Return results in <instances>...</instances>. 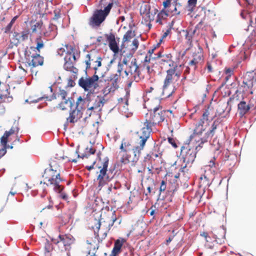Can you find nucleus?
I'll return each instance as SVG.
<instances>
[{
    "label": "nucleus",
    "instance_id": "obj_20",
    "mask_svg": "<svg viewBox=\"0 0 256 256\" xmlns=\"http://www.w3.org/2000/svg\"><path fill=\"white\" fill-rule=\"evenodd\" d=\"M29 35V32L28 30H24L20 33L14 32L12 38V42L15 45L22 42H24L28 40Z\"/></svg>",
    "mask_w": 256,
    "mask_h": 256
},
{
    "label": "nucleus",
    "instance_id": "obj_7",
    "mask_svg": "<svg viewBox=\"0 0 256 256\" xmlns=\"http://www.w3.org/2000/svg\"><path fill=\"white\" fill-rule=\"evenodd\" d=\"M182 67V64H180L177 67H174L170 68L166 70V75L164 80L163 85V92L162 94L166 98L170 97L175 92L176 88L173 86L171 91H168V86L170 84L174 83L178 81L180 78L182 70L180 68Z\"/></svg>",
    "mask_w": 256,
    "mask_h": 256
},
{
    "label": "nucleus",
    "instance_id": "obj_4",
    "mask_svg": "<svg viewBox=\"0 0 256 256\" xmlns=\"http://www.w3.org/2000/svg\"><path fill=\"white\" fill-rule=\"evenodd\" d=\"M109 160L108 157H105L102 160L98 156V159L93 162V164L86 166L87 169L90 170L92 169L96 170V174H98L96 177L98 187L101 188L112 180L114 177L116 172L115 170H108Z\"/></svg>",
    "mask_w": 256,
    "mask_h": 256
},
{
    "label": "nucleus",
    "instance_id": "obj_21",
    "mask_svg": "<svg viewBox=\"0 0 256 256\" xmlns=\"http://www.w3.org/2000/svg\"><path fill=\"white\" fill-rule=\"evenodd\" d=\"M213 237L216 241L220 244L224 243L225 240L226 230L222 228H214L212 232Z\"/></svg>",
    "mask_w": 256,
    "mask_h": 256
},
{
    "label": "nucleus",
    "instance_id": "obj_10",
    "mask_svg": "<svg viewBox=\"0 0 256 256\" xmlns=\"http://www.w3.org/2000/svg\"><path fill=\"white\" fill-rule=\"evenodd\" d=\"M119 79V75L117 74H112L106 78H104V82L103 83V86L100 88V90L104 86H105L102 90L104 96H107L110 92H114L118 88Z\"/></svg>",
    "mask_w": 256,
    "mask_h": 256
},
{
    "label": "nucleus",
    "instance_id": "obj_41",
    "mask_svg": "<svg viewBox=\"0 0 256 256\" xmlns=\"http://www.w3.org/2000/svg\"><path fill=\"white\" fill-rule=\"evenodd\" d=\"M252 87H248V86L242 82V84L240 87V90H242L243 92L246 94H252L253 92L252 90Z\"/></svg>",
    "mask_w": 256,
    "mask_h": 256
},
{
    "label": "nucleus",
    "instance_id": "obj_32",
    "mask_svg": "<svg viewBox=\"0 0 256 256\" xmlns=\"http://www.w3.org/2000/svg\"><path fill=\"white\" fill-rule=\"evenodd\" d=\"M96 230H94V235L97 238L98 242H102L103 239H104L107 236V234L104 232L102 233V235L100 236L98 234V232L100 227V222L99 220H96V224H95Z\"/></svg>",
    "mask_w": 256,
    "mask_h": 256
},
{
    "label": "nucleus",
    "instance_id": "obj_31",
    "mask_svg": "<svg viewBox=\"0 0 256 256\" xmlns=\"http://www.w3.org/2000/svg\"><path fill=\"white\" fill-rule=\"evenodd\" d=\"M95 152H96V149L94 148H92V146H90V147L87 146L86 148V151H85L84 154H82L81 156H80L78 154V152H77V151H76L74 153L77 156L78 158H88V156H90V154H94L95 153Z\"/></svg>",
    "mask_w": 256,
    "mask_h": 256
},
{
    "label": "nucleus",
    "instance_id": "obj_1",
    "mask_svg": "<svg viewBox=\"0 0 256 256\" xmlns=\"http://www.w3.org/2000/svg\"><path fill=\"white\" fill-rule=\"evenodd\" d=\"M168 111L162 110V107L158 106L154 108L153 110H148V112L145 116V121L143 127L140 132H137L138 146L133 148L134 156L136 160L140 156L142 150H144L146 142L150 140V134L152 132V127L159 125L164 121L166 114Z\"/></svg>",
    "mask_w": 256,
    "mask_h": 256
},
{
    "label": "nucleus",
    "instance_id": "obj_14",
    "mask_svg": "<svg viewBox=\"0 0 256 256\" xmlns=\"http://www.w3.org/2000/svg\"><path fill=\"white\" fill-rule=\"evenodd\" d=\"M156 58H158V62L161 65H168L171 68L174 67H177L178 64L176 62L173 60L172 56L170 54H162L160 51H158L156 54Z\"/></svg>",
    "mask_w": 256,
    "mask_h": 256
},
{
    "label": "nucleus",
    "instance_id": "obj_54",
    "mask_svg": "<svg viewBox=\"0 0 256 256\" xmlns=\"http://www.w3.org/2000/svg\"><path fill=\"white\" fill-rule=\"evenodd\" d=\"M156 58V56H152L146 55L145 57L143 64H150L151 60H154Z\"/></svg>",
    "mask_w": 256,
    "mask_h": 256
},
{
    "label": "nucleus",
    "instance_id": "obj_61",
    "mask_svg": "<svg viewBox=\"0 0 256 256\" xmlns=\"http://www.w3.org/2000/svg\"><path fill=\"white\" fill-rule=\"evenodd\" d=\"M48 96L44 95V96H42V97L38 98L36 100H32V102L36 103V102H38L39 101L42 100V99L48 100Z\"/></svg>",
    "mask_w": 256,
    "mask_h": 256
},
{
    "label": "nucleus",
    "instance_id": "obj_9",
    "mask_svg": "<svg viewBox=\"0 0 256 256\" xmlns=\"http://www.w3.org/2000/svg\"><path fill=\"white\" fill-rule=\"evenodd\" d=\"M112 6L113 3H109L104 10H95L90 18V24L93 26H100L110 14Z\"/></svg>",
    "mask_w": 256,
    "mask_h": 256
},
{
    "label": "nucleus",
    "instance_id": "obj_37",
    "mask_svg": "<svg viewBox=\"0 0 256 256\" xmlns=\"http://www.w3.org/2000/svg\"><path fill=\"white\" fill-rule=\"evenodd\" d=\"M119 154L121 156L120 162L122 164H126L130 162V156L128 154V152L120 151Z\"/></svg>",
    "mask_w": 256,
    "mask_h": 256
},
{
    "label": "nucleus",
    "instance_id": "obj_59",
    "mask_svg": "<svg viewBox=\"0 0 256 256\" xmlns=\"http://www.w3.org/2000/svg\"><path fill=\"white\" fill-rule=\"evenodd\" d=\"M168 142L172 145V146L174 148H176L178 147L177 144L176 142H175V140L173 138H168Z\"/></svg>",
    "mask_w": 256,
    "mask_h": 256
},
{
    "label": "nucleus",
    "instance_id": "obj_8",
    "mask_svg": "<svg viewBox=\"0 0 256 256\" xmlns=\"http://www.w3.org/2000/svg\"><path fill=\"white\" fill-rule=\"evenodd\" d=\"M86 100L80 96L76 102V106L72 110L69 111V116L66 118L67 123L74 124L82 117L80 110L84 108Z\"/></svg>",
    "mask_w": 256,
    "mask_h": 256
},
{
    "label": "nucleus",
    "instance_id": "obj_43",
    "mask_svg": "<svg viewBox=\"0 0 256 256\" xmlns=\"http://www.w3.org/2000/svg\"><path fill=\"white\" fill-rule=\"evenodd\" d=\"M196 2L197 0H188L187 6L188 11L192 12L196 6Z\"/></svg>",
    "mask_w": 256,
    "mask_h": 256
},
{
    "label": "nucleus",
    "instance_id": "obj_27",
    "mask_svg": "<svg viewBox=\"0 0 256 256\" xmlns=\"http://www.w3.org/2000/svg\"><path fill=\"white\" fill-rule=\"evenodd\" d=\"M20 128L18 127V122H14L13 125L11 127L10 129L9 130H6L5 132L7 133L8 135L10 136L15 135V140L12 144V145L14 144V143L16 141H20V138L18 136V134L19 132Z\"/></svg>",
    "mask_w": 256,
    "mask_h": 256
},
{
    "label": "nucleus",
    "instance_id": "obj_23",
    "mask_svg": "<svg viewBox=\"0 0 256 256\" xmlns=\"http://www.w3.org/2000/svg\"><path fill=\"white\" fill-rule=\"evenodd\" d=\"M74 100L72 98H68L67 100L61 101L58 104L57 108L62 110H66L70 108V110H71L74 109L72 108L74 106Z\"/></svg>",
    "mask_w": 256,
    "mask_h": 256
},
{
    "label": "nucleus",
    "instance_id": "obj_11",
    "mask_svg": "<svg viewBox=\"0 0 256 256\" xmlns=\"http://www.w3.org/2000/svg\"><path fill=\"white\" fill-rule=\"evenodd\" d=\"M74 240V238L70 234H60L56 244L60 251L64 252L70 249Z\"/></svg>",
    "mask_w": 256,
    "mask_h": 256
},
{
    "label": "nucleus",
    "instance_id": "obj_38",
    "mask_svg": "<svg viewBox=\"0 0 256 256\" xmlns=\"http://www.w3.org/2000/svg\"><path fill=\"white\" fill-rule=\"evenodd\" d=\"M130 142L127 140H123L120 146V151L128 152L131 150Z\"/></svg>",
    "mask_w": 256,
    "mask_h": 256
},
{
    "label": "nucleus",
    "instance_id": "obj_55",
    "mask_svg": "<svg viewBox=\"0 0 256 256\" xmlns=\"http://www.w3.org/2000/svg\"><path fill=\"white\" fill-rule=\"evenodd\" d=\"M130 65L125 66L124 70V78H128L129 76H131V72H130Z\"/></svg>",
    "mask_w": 256,
    "mask_h": 256
},
{
    "label": "nucleus",
    "instance_id": "obj_39",
    "mask_svg": "<svg viewBox=\"0 0 256 256\" xmlns=\"http://www.w3.org/2000/svg\"><path fill=\"white\" fill-rule=\"evenodd\" d=\"M136 34L134 31L130 30H128L126 33L124 34L122 42H128L131 38L135 36Z\"/></svg>",
    "mask_w": 256,
    "mask_h": 256
},
{
    "label": "nucleus",
    "instance_id": "obj_53",
    "mask_svg": "<svg viewBox=\"0 0 256 256\" xmlns=\"http://www.w3.org/2000/svg\"><path fill=\"white\" fill-rule=\"evenodd\" d=\"M45 250L46 252H50L53 250L52 245L49 242H46L44 246Z\"/></svg>",
    "mask_w": 256,
    "mask_h": 256
},
{
    "label": "nucleus",
    "instance_id": "obj_35",
    "mask_svg": "<svg viewBox=\"0 0 256 256\" xmlns=\"http://www.w3.org/2000/svg\"><path fill=\"white\" fill-rule=\"evenodd\" d=\"M168 14L164 10H162L158 13L156 19V22L159 24L162 25L163 24L162 20L166 19L168 16Z\"/></svg>",
    "mask_w": 256,
    "mask_h": 256
},
{
    "label": "nucleus",
    "instance_id": "obj_52",
    "mask_svg": "<svg viewBox=\"0 0 256 256\" xmlns=\"http://www.w3.org/2000/svg\"><path fill=\"white\" fill-rule=\"evenodd\" d=\"M2 146V148L0 149V156L2 157V156H4L6 153V149L7 148H13V146L12 144H11L10 146Z\"/></svg>",
    "mask_w": 256,
    "mask_h": 256
},
{
    "label": "nucleus",
    "instance_id": "obj_34",
    "mask_svg": "<svg viewBox=\"0 0 256 256\" xmlns=\"http://www.w3.org/2000/svg\"><path fill=\"white\" fill-rule=\"evenodd\" d=\"M86 242L88 244H90V246L88 248V250L86 256H98L96 252L99 247L98 246L89 242L88 240Z\"/></svg>",
    "mask_w": 256,
    "mask_h": 256
},
{
    "label": "nucleus",
    "instance_id": "obj_50",
    "mask_svg": "<svg viewBox=\"0 0 256 256\" xmlns=\"http://www.w3.org/2000/svg\"><path fill=\"white\" fill-rule=\"evenodd\" d=\"M140 68H142V70L146 71L148 74H150L153 70L151 68L150 64H143L142 66H140Z\"/></svg>",
    "mask_w": 256,
    "mask_h": 256
},
{
    "label": "nucleus",
    "instance_id": "obj_46",
    "mask_svg": "<svg viewBox=\"0 0 256 256\" xmlns=\"http://www.w3.org/2000/svg\"><path fill=\"white\" fill-rule=\"evenodd\" d=\"M129 95V93L126 92V96L124 98H121L118 99V104H125L126 106L128 105V96Z\"/></svg>",
    "mask_w": 256,
    "mask_h": 256
},
{
    "label": "nucleus",
    "instance_id": "obj_12",
    "mask_svg": "<svg viewBox=\"0 0 256 256\" xmlns=\"http://www.w3.org/2000/svg\"><path fill=\"white\" fill-rule=\"evenodd\" d=\"M203 22L201 21L194 28L189 26L186 30V34L185 35V38L189 45H191L194 38L201 33V28Z\"/></svg>",
    "mask_w": 256,
    "mask_h": 256
},
{
    "label": "nucleus",
    "instance_id": "obj_60",
    "mask_svg": "<svg viewBox=\"0 0 256 256\" xmlns=\"http://www.w3.org/2000/svg\"><path fill=\"white\" fill-rule=\"evenodd\" d=\"M225 72L226 75H229V76H231L234 74V70L232 68H228L226 69Z\"/></svg>",
    "mask_w": 256,
    "mask_h": 256
},
{
    "label": "nucleus",
    "instance_id": "obj_13",
    "mask_svg": "<svg viewBox=\"0 0 256 256\" xmlns=\"http://www.w3.org/2000/svg\"><path fill=\"white\" fill-rule=\"evenodd\" d=\"M150 6L148 3H144L140 8V14L143 16V18L146 22L153 21L155 15L158 13V10L154 8V12L150 14Z\"/></svg>",
    "mask_w": 256,
    "mask_h": 256
},
{
    "label": "nucleus",
    "instance_id": "obj_64",
    "mask_svg": "<svg viewBox=\"0 0 256 256\" xmlns=\"http://www.w3.org/2000/svg\"><path fill=\"white\" fill-rule=\"evenodd\" d=\"M171 31V28H168V29H167L166 32L164 33L162 36V38H166L170 33Z\"/></svg>",
    "mask_w": 256,
    "mask_h": 256
},
{
    "label": "nucleus",
    "instance_id": "obj_6",
    "mask_svg": "<svg viewBox=\"0 0 256 256\" xmlns=\"http://www.w3.org/2000/svg\"><path fill=\"white\" fill-rule=\"evenodd\" d=\"M76 50L73 46L68 44H66L64 47L58 50V53L60 56L64 55V69L74 74H76L78 72V70L74 66V64L76 60Z\"/></svg>",
    "mask_w": 256,
    "mask_h": 256
},
{
    "label": "nucleus",
    "instance_id": "obj_62",
    "mask_svg": "<svg viewBox=\"0 0 256 256\" xmlns=\"http://www.w3.org/2000/svg\"><path fill=\"white\" fill-rule=\"evenodd\" d=\"M12 24L11 23H9L7 26L4 28V32L5 33H8V32H10L11 28H12Z\"/></svg>",
    "mask_w": 256,
    "mask_h": 256
},
{
    "label": "nucleus",
    "instance_id": "obj_44",
    "mask_svg": "<svg viewBox=\"0 0 256 256\" xmlns=\"http://www.w3.org/2000/svg\"><path fill=\"white\" fill-rule=\"evenodd\" d=\"M125 68L124 66L122 64H120V62H118V69L117 72L119 75V78H120V76H122V78H124V70Z\"/></svg>",
    "mask_w": 256,
    "mask_h": 256
},
{
    "label": "nucleus",
    "instance_id": "obj_51",
    "mask_svg": "<svg viewBox=\"0 0 256 256\" xmlns=\"http://www.w3.org/2000/svg\"><path fill=\"white\" fill-rule=\"evenodd\" d=\"M10 88L8 84L6 83H1L0 82V92L2 93L3 92L10 90Z\"/></svg>",
    "mask_w": 256,
    "mask_h": 256
},
{
    "label": "nucleus",
    "instance_id": "obj_49",
    "mask_svg": "<svg viewBox=\"0 0 256 256\" xmlns=\"http://www.w3.org/2000/svg\"><path fill=\"white\" fill-rule=\"evenodd\" d=\"M190 165V164H188L187 163H186L184 166H182L180 170V172L183 174L184 175H185L186 174H188L189 171V168L190 167H189L188 166Z\"/></svg>",
    "mask_w": 256,
    "mask_h": 256
},
{
    "label": "nucleus",
    "instance_id": "obj_17",
    "mask_svg": "<svg viewBox=\"0 0 256 256\" xmlns=\"http://www.w3.org/2000/svg\"><path fill=\"white\" fill-rule=\"evenodd\" d=\"M202 61V50L200 48L197 52L193 53L192 59L188 62V66H190V68L194 71L196 69L198 66Z\"/></svg>",
    "mask_w": 256,
    "mask_h": 256
},
{
    "label": "nucleus",
    "instance_id": "obj_26",
    "mask_svg": "<svg viewBox=\"0 0 256 256\" xmlns=\"http://www.w3.org/2000/svg\"><path fill=\"white\" fill-rule=\"evenodd\" d=\"M219 124L218 121L214 120L211 126V129L208 131L205 134L204 136L202 138H200L201 141V144H204L208 142L210 138H212L215 134V130L217 128Z\"/></svg>",
    "mask_w": 256,
    "mask_h": 256
},
{
    "label": "nucleus",
    "instance_id": "obj_40",
    "mask_svg": "<svg viewBox=\"0 0 256 256\" xmlns=\"http://www.w3.org/2000/svg\"><path fill=\"white\" fill-rule=\"evenodd\" d=\"M35 42L36 44V48L40 52V50L44 48V40L42 39V38L40 36L36 39Z\"/></svg>",
    "mask_w": 256,
    "mask_h": 256
},
{
    "label": "nucleus",
    "instance_id": "obj_16",
    "mask_svg": "<svg viewBox=\"0 0 256 256\" xmlns=\"http://www.w3.org/2000/svg\"><path fill=\"white\" fill-rule=\"evenodd\" d=\"M26 63L28 66L32 68L36 67L39 66H42L44 64V58L39 54H36L30 56L26 55Z\"/></svg>",
    "mask_w": 256,
    "mask_h": 256
},
{
    "label": "nucleus",
    "instance_id": "obj_36",
    "mask_svg": "<svg viewBox=\"0 0 256 256\" xmlns=\"http://www.w3.org/2000/svg\"><path fill=\"white\" fill-rule=\"evenodd\" d=\"M12 96H10V90L0 93V100H2V102H12Z\"/></svg>",
    "mask_w": 256,
    "mask_h": 256
},
{
    "label": "nucleus",
    "instance_id": "obj_22",
    "mask_svg": "<svg viewBox=\"0 0 256 256\" xmlns=\"http://www.w3.org/2000/svg\"><path fill=\"white\" fill-rule=\"evenodd\" d=\"M243 82L248 86V87H253L254 83L256 82V72H246L244 76Z\"/></svg>",
    "mask_w": 256,
    "mask_h": 256
},
{
    "label": "nucleus",
    "instance_id": "obj_29",
    "mask_svg": "<svg viewBox=\"0 0 256 256\" xmlns=\"http://www.w3.org/2000/svg\"><path fill=\"white\" fill-rule=\"evenodd\" d=\"M215 160L216 158H215L214 157L212 160H210L208 162V164L204 166L205 172L209 170L211 173L213 174H215L218 172V164H216Z\"/></svg>",
    "mask_w": 256,
    "mask_h": 256
},
{
    "label": "nucleus",
    "instance_id": "obj_19",
    "mask_svg": "<svg viewBox=\"0 0 256 256\" xmlns=\"http://www.w3.org/2000/svg\"><path fill=\"white\" fill-rule=\"evenodd\" d=\"M129 65L131 75L133 76L134 80L136 82H138L142 78H144V76H142L140 68L136 64V59H134V60H132Z\"/></svg>",
    "mask_w": 256,
    "mask_h": 256
},
{
    "label": "nucleus",
    "instance_id": "obj_15",
    "mask_svg": "<svg viewBox=\"0 0 256 256\" xmlns=\"http://www.w3.org/2000/svg\"><path fill=\"white\" fill-rule=\"evenodd\" d=\"M210 113V112L209 110V108L205 110L202 114V118L198 124H196V127L194 130L193 134H197L198 136H200L202 133V132L204 130V128L203 127V124L205 122L208 120Z\"/></svg>",
    "mask_w": 256,
    "mask_h": 256
},
{
    "label": "nucleus",
    "instance_id": "obj_45",
    "mask_svg": "<svg viewBox=\"0 0 256 256\" xmlns=\"http://www.w3.org/2000/svg\"><path fill=\"white\" fill-rule=\"evenodd\" d=\"M42 22L40 21L36 22L35 24L32 26V30L33 33L37 32L38 30H40L42 28Z\"/></svg>",
    "mask_w": 256,
    "mask_h": 256
},
{
    "label": "nucleus",
    "instance_id": "obj_42",
    "mask_svg": "<svg viewBox=\"0 0 256 256\" xmlns=\"http://www.w3.org/2000/svg\"><path fill=\"white\" fill-rule=\"evenodd\" d=\"M10 136L5 132L0 138V144L2 146H10L7 144L8 142L10 140Z\"/></svg>",
    "mask_w": 256,
    "mask_h": 256
},
{
    "label": "nucleus",
    "instance_id": "obj_30",
    "mask_svg": "<svg viewBox=\"0 0 256 256\" xmlns=\"http://www.w3.org/2000/svg\"><path fill=\"white\" fill-rule=\"evenodd\" d=\"M68 92L66 90L60 89L58 94H53L51 98L48 99V100H52L58 98L61 100L62 101L65 100H67L66 97L68 96Z\"/></svg>",
    "mask_w": 256,
    "mask_h": 256
},
{
    "label": "nucleus",
    "instance_id": "obj_47",
    "mask_svg": "<svg viewBox=\"0 0 256 256\" xmlns=\"http://www.w3.org/2000/svg\"><path fill=\"white\" fill-rule=\"evenodd\" d=\"M238 90H237L232 96L229 98V100L228 102V104L230 103L236 102L240 100L239 96L238 94Z\"/></svg>",
    "mask_w": 256,
    "mask_h": 256
},
{
    "label": "nucleus",
    "instance_id": "obj_25",
    "mask_svg": "<svg viewBox=\"0 0 256 256\" xmlns=\"http://www.w3.org/2000/svg\"><path fill=\"white\" fill-rule=\"evenodd\" d=\"M126 240L122 238H120L116 240L114 242V248L110 256H116L119 254L121 252L122 245L126 243Z\"/></svg>",
    "mask_w": 256,
    "mask_h": 256
},
{
    "label": "nucleus",
    "instance_id": "obj_48",
    "mask_svg": "<svg viewBox=\"0 0 256 256\" xmlns=\"http://www.w3.org/2000/svg\"><path fill=\"white\" fill-rule=\"evenodd\" d=\"M139 45V42L138 40L136 38H134L132 42V49L131 51L132 52V53L134 54L136 50L138 47Z\"/></svg>",
    "mask_w": 256,
    "mask_h": 256
},
{
    "label": "nucleus",
    "instance_id": "obj_57",
    "mask_svg": "<svg viewBox=\"0 0 256 256\" xmlns=\"http://www.w3.org/2000/svg\"><path fill=\"white\" fill-rule=\"evenodd\" d=\"M180 6L179 4L178 6L177 4H173L172 7L174 8L173 10H172V12H174V14H180V11L178 10V8L180 7Z\"/></svg>",
    "mask_w": 256,
    "mask_h": 256
},
{
    "label": "nucleus",
    "instance_id": "obj_63",
    "mask_svg": "<svg viewBox=\"0 0 256 256\" xmlns=\"http://www.w3.org/2000/svg\"><path fill=\"white\" fill-rule=\"evenodd\" d=\"M163 6L164 8L168 7L169 6H172L170 5V0H166V1H164L163 2Z\"/></svg>",
    "mask_w": 256,
    "mask_h": 256
},
{
    "label": "nucleus",
    "instance_id": "obj_3",
    "mask_svg": "<svg viewBox=\"0 0 256 256\" xmlns=\"http://www.w3.org/2000/svg\"><path fill=\"white\" fill-rule=\"evenodd\" d=\"M102 60L101 57L96 56V60L94 62V64H93V68L95 70L94 74L92 76H82L78 81L79 86L84 92H88L87 98L88 96L98 93L100 88L103 86V83L104 82V76L102 75L99 76L97 74L98 68L102 66Z\"/></svg>",
    "mask_w": 256,
    "mask_h": 256
},
{
    "label": "nucleus",
    "instance_id": "obj_28",
    "mask_svg": "<svg viewBox=\"0 0 256 256\" xmlns=\"http://www.w3.org/2000/svg\"><path fill=\"white\" fill-rule=\"evenodd\" d=\"M250 110V106L242 100L238 105V110L240 117L244 116Z\"/></svg>",
    "mask_w": 256,
    "mask_h": 256
},
{
    "label": "nucleus",
    "instance_id": "obj_2",
    "mask_svg": "<svg viewBox=\"0 0 256 256\" xmlns=\"http://www.w3.org/2000/svg\"><path fill=\"white\" fill-rule=\"evenodd\" d=\"M60 173V168L57 161L52 160L50 164V167L45 169L42 175L44 184L59 194L60 198L67 200L68 196L63 192L64 186L60 184L62 181Z\"/></svg>",
    "mask_w": 256,
    "mask_h": 256
},
{
    "label": "nucleus",
    "instance_id": "obj_58",
    "mask_svg": "<svg viewBox=\"0 0 256 256\" xmlns=\"http://www.w3.org/2000/svg\"><path fill=\"white\" fill-rule=\"evenodd\" d=\"M166 188V183L164 180H162L160 188V192H164Z\"/></svg>",
    "mask_w": 256,
    "mask_h": 256
},
{
    "label": "nucleus",
    "instance_id": "obj_5",
    "mask_svg": "<svg viewBox=\"0 0 256 256\" xmlns=\"http://www.w3.org/2000/svg\"><path fill=\"white\" fill-rule=\"evenodd\" d=\"M199 141V136L193 134L190 137L189 142L184 144L181 148V154L182 156L184 162L190 164L189 167L192 166L196 158L197 151L202 147L203 144L201 142L198 146L194 144L196 142Z\"/></svg>",
    "mask_w": 256,
    "mask_h": 256
},
{
    "label": "nucleus",
    "instance_id": "obj_24",
    "mask_svg": "<svg viewBox=\"0 0 256 256\" xmlns=\"http://www.w3.org/2000/svg\"><path fill=\"white\" fill-rule=\"evenodd\" d=\"M104 96H98L95 100L93 106H90L89 104H88V110L100 109L106 102V100Z\"/></svg>",
    "mask_w": 256,
    "mask_h": 256
},
{
    "label": "nucleus",
    "instance_id": "obj_56",
    "mask_svg": "<svg viewBox=\"0 0 256 256\" xmlns=\"http://www.w3.org/2000/svg\"><path fill=\"white\" fill-rule=\"evenodd\" d=\"M130 65L125 66L124 70V78H128L129 76H131V72H130Z\"/></svg>",
    "mask_w": 256,
    "mask_h": 256
},
{
    "label": "nucleus",
    "instance_id": "obj_18",
    "mask_svg": "<svg viewBox=\"0 0 256 256\" xmlns=\"http://www.w3.org/2000/svg\"><path fill=\"white\" fill-rule=\"evenodd\" d=\"M104 36L108 42V46L110 50L115 54H118L120 52V54L122 55L124 51H122V50H120L114 34L110 33L109 34H106Z\"/></svg>",
    "mask_w": 256,
    "mask_h": 256
},
{
    "label": "nucleus",
    "instance_id": "obj_33",
    "mask_svg": "<svg viewBox=\"0 0 256 256\" xmlns=\"http://www.w3.org/2000/svg\"><path fill=\"white\" fill-rule=\"evenodd\" d=\"M96 56H92L91 54H88L86 55L85 59L84 62L86 64L85 72L86 73L87 70L90 68L91 62L96 60Z\"/></svg>",
    "mask_w": 256,
    "mask_h": 256
}]
</instances>
